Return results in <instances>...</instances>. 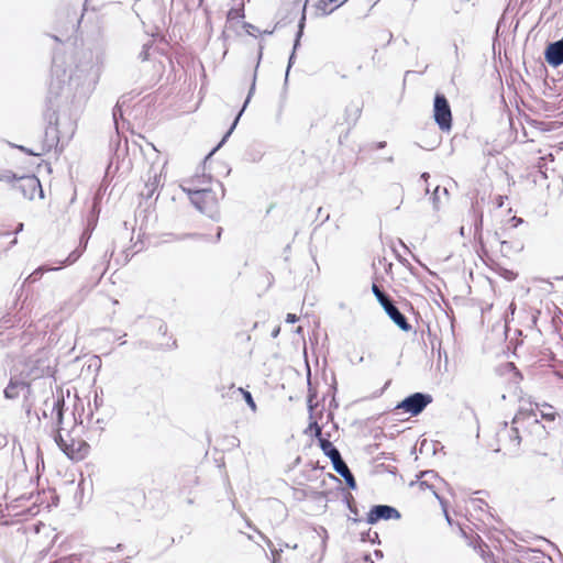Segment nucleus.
<instances>
[{"instance_id":"nucleus-1","label":"nucleus","mask_w":563,"mask_h":563,"mask_svg":"<svg viewBox=\"0 0 563 563\" xmlns=\"http://www.w3.org/2000/svg\"><path fill=\"white\" fill-rule=\"evenodd\" d=\"M559 413L555 408L548 402L530 404L529 408L521 407L514 417V423L529 429V434L537 441H541L554 429Z\"/></svg>"},{"instance_id":"nucleus-20","label":"nucleus","mask_w":563,"mask_h":563,"mask_svg":"<svg viewBox=\"0 0 563 563\" xmlns=\"http://www.w3.org/2000/svg\"><path fill=\"white\" fill-rule=\"evenodd\" d=\"M60 267H52L47 265H42L37 267L34 272H32L25 279V283H35L37 282L42 275L46 272L58 271Z\"/></svg>"},{"instance_id":"nucleus-45","label":"nucleus","mask_w":563,"mask_h":563,"mask_svg":"<svg viewBox=\"0 0 563 563\" xmlns=\"http://www.w3.org/2000/svg\"><path fill=\"white\" fill-rule=\"evenodd\" d=\"M385 145H386V143H385V142H380V143L378 144V147H379V148H383V147H385Z\"/></svg>"},{"instance_id":"nucleus-34","label":"nucleus","mask_w":563,"mask_h":563,"mask_svg":"<svg viewBox=\"0 0 563 563\" xmlns=\"http://www.w3.org/2000/svg\"><path fill=\"white\" fill-rule=\"evenodd\" d=\"M509 222H511V227L512 228H516L518 227L520 223H522V219L521 218H518V217H512Z\"/></svg>"},{"instance_id":"nucleus-25","label":"nucleus","mask_w":563,"mask_h":563,"mask_svg":"<svg viewBox=\"0 0 563 563\" xmlns=\"http://www.w3.org/2000/svg\"><path fill=\"white\" fill-rule=\"evenodd\" d=\"M16 179L18 178H16L15 174H13L10 170L0 173V181L12 183L13 180H16Z\"/></svg>"},{"instance_id":"nucleus-49","label":"nucleus","mask_w":563,"mask_h":563,"mask_svg":"<svg viewBox=\"0 0 563 563\" xmlns=\"http://www.w3.org/2000/svg\"><path fill=\"white\" fill-rule=\"evenodd\" d=\"M376 556H379L382 553L380 551H375Z\"/></svg>"},{"instance_id":"nucleus-42","label":"nucleus","mask_w":563,"mask_h":563,"mask_svg":"<svg viewBox=\"0 0 563 563\" xmlns=\"http://www.w3.org/2000/svg\"><path fill=\"white\" fill-rule=\"evenodd\" d=\"M421 178H422V179H424V180H427V179L429 178V174H428V173H423V174L421 175Z\"/></svg>"},{"instance_id":"nucleus-10","label":"nucleus","mask_w":563,"mask_h":563,"mask_svg":"<svg viewBox=\"0 0 563 563\" xmlns=\"http://www.w3.org/2000/svg\"><path fill=\"white\" fill-rule=\"evenodd\" d=\"M14 188L19 190L24 198L30 200H33L36 195H38L40 198L44 196L42 185L34 175L19 177Z\"/></svg>"},{"instance_id":"nucleus-11","label":"nucleus","mask_w":563,"mask_h":563,"mask_svg":"<svg viewBox=\"0 0 563 563\" xmlns=\"http://www.w3.org/2000/svg\"><path fill=\"white\" fill-rule=\"evenodd\" d=\"M64 398L63 397H52L47 398L44 402L45 408L43 409V417L56 421V427L60 429L63 423V409H64Z\"/></svg>"},{"instance_id":"nucleus-24","label":"nucleus","mask_w":563,"mask_h":563,"mask_svg":"<svg viewBox=\"0 0 563 563\" xmlns=\"http://www.w3.org/2000/svg\"><path fill=\"white\" fill-rule=\"evenodd\" d=\"M236 390L243 396L244 400L246 401L249 407L252 409V411H256V404H255L251 393L243 389L242 387H239Z\"/></svg>"},{"instance_id":"nucleus-50","label":"nucleus","mask_w":563,"mask_h":563,"mask_svg":"<svg viewBox=\"0 0 563 563\" xmlns=\"http://www.w3.org/2000/svg\"><path fill=\"white\" fill-rule=\"evenodd\" d=\"M420 485H421V486L427 485L426 481H422V482L420 483Z\"/></svg>"},{"instance_id":"nucleus-36","label":"nucleus","mask_w":563,"mask_h":563,"mask_svg":"<svg viewBox=\"0 0 563 563\" xmlns=\"http://www.w3.org/2000/svg\"><path fill=\"white\" fill-rule=\"evenodd\" d=\"M7 442V437L0 433V446H5Z\"/></svg>"},{"instance_id":"nucleus-35","label":"nucleus","mask_w":563,"mask_h":563,"mask_svg":"<svg viewBox=\"0 0 563 563\" xmlns=\"http://www.w3.org/2000/svg\"><path fill=\"white\" fill-rule=\"evenodd\" d=\"M298 320V317L295 313H288L286 316V322L295 323Z\"/></svg>"},{"instance_id":"nucleus-39","label":"nucleus","mask_w":563,"mask_h":563,"mask_svg":"<svg viewBox=\"0 0 563 563\" xmlns=\"http://www.w3.org/2000/svg\"><path fill=\"white\" fill-rule=\"evenodd\" d=\"M422 476H423V477H427V476H434V474H433V472H432V471H428V472L422 473Z\"/></svg>"},{"instance_id":"nucleus-27","label":"nucleus","mask_w":563,"mask_h":563,"mask_svg":"<svg viewBox=\"0 0 563 563\" xmlns=\"http://www.w3.org/2000/svg\"><path fill=\"white\" fill-rule=\"evenodd\" d=\"M307 431H313L314 432V437H317L318 439L322 438L321 428H320V426L317 422L310 423L308 429H307Z\"/></svg>"},{"instance_id":"nucleus-41","label":"nucleus","mask_w":563,"mask_h":563,"mask_svg":"<svg viewBox=\"0 0 563 563\" xmlns=\"http://www.w3.org/2000/svg\"><path fill=\"white\" fill-rule=\"evenodd\" d=\"M23 230V223H20L18 228L15 229V233H19Z\"/></svg>"},{"instance_id":"nucleus-18","label":"nucleus","mask_w":563,"mask_h":563,"mask_svg":"<svg viewBox=\"0 0 563 563\" xmlns=\"http://www.w3.org/2000/svg\"><path fill=\"white\" fill-rule=\"evenodd\" d=\"M254 89H255V77L253 78V82H252V86H251V88H250V91H249L247 98H246V100H245V102H244V104H243V108L241 109V111H240V112H239V114L236 115V118H235L234 122L232 123L231 128L229 129V131H228V132L225 133V135L223 136L222 141H221V142L219 143V145H218V146H217V147H216V148L210 153V155H211V154H213V152H214L217 148H219V147H220V146H221V145L227 141V139L230 136V134L233 132V130L235 129V126H236V124H238V122H239V120H240V117L242 115L243 111L245 110V108H246V106H247V103H249V101H250V99H251V97H252V95H253V92H254Z\"/></svg>"},{"instance_id":"nucleus-33","label":"nucleus","mask_w":563,"mask_h":563,"mask_svg":"<svg viewBox=\"0 0 563 563\" xmlns=\"http://www.w3.org/2000/svg\"><path fill=\"white\" fill-rule=\"evenodd\" d=\"M241 10H230L229 13H228V18L229 19H235V18H239L241 14H240Z\"/></svg>"},{"instance_id":"nucleus-16","label":"nucleus","mask_w":563,"mask_h":563,"mask_svg":"<svg viewBox=\"0 0 563 563\" xmlns=\"http://www.w3.org/2000/svg\"><path fill=\"white\" fill-rule=\"evenodd\" d=\"M49 133H53V136H52V141L49 143H44L43 145H41V148L38 151H34V150H31V148H27V147H24L22 145H13L14 147L19 148L20 151L29 154V155H33V156H41L43 155L44 153L48 152L53 145H54V142H55V139H56V130L55 129H47L45 131V134L46 136L49 135Z\"/></svg>"},{"instance_id":"nucleus-38","label":"nucleus","mask_w":563,"mask_h":563,"mask_svg":"<svg viewBox=\"0 0 563 563\" xmlns=\"http://www.w3.org/2000/svg\"><path fill=\"white\" fill-rule=\"evenodd\" d=\"M440 190V187L438 186L435 189H434V192H433V200L435 201L437 200V197H438V192Z\"/></svg>"},{"instance_id":"nucleus-26","label":"nucleus","mask_w":563,"mask_h":563,"mask_svg":"<svg viewBox=\"0 0 563 563\" xmlns=\"http://www.w3.org/2000/svg\"><path fill=\"white\" fill-rule=\"evenodd\" d=\"M80 255H81L80 252L74 251L69 254V256L64 262H59V264H62V265L73 264L80 257Z\"/></svg>"},{"instance_id":"nucleus-14","label":"nucleus","mask_w":563,"mask_h":563,"mask_svg":"<svg viewBox=\"0 0 563 563\" xmlns=\"http://www.w3.org/2000/svg\"><path fill=\"white\" fill-rule=\"evenodd\" d=\"M385 312L388 317L402 330L409 331L411 329L410 323L407 321L406 317L399 311V309L393 303H388L384 307Z\"/></svg>"},{"instance_id":"nucleus-21","label":"nucleus","mask_w":563,"mask_h":563,"mask_svg":"<svg viewBox=\"0 0 563 563\" xmlns=\"http://www.w3.org/2000/svg\"><path fill=\"white\" fill-rule=\"evenodd\" d=\"M305 21H306V14H305V11H303L302 12V16H301V19L299 21V24H298V32H297L295 44H294V51H296V48L298 47L299 42H300V37L302 36L303 27H305ZM294 57H295V52H292V54L289 57L288 68L291 66Z\"/></svg>"},{"instance_id":"nucleus-9","label":"nucleus","mask_w":563,"mask_h":563,"mask_svg":"<svg viewBox=\"0 0 563 563\" xmlns=\"http://www.w3.org/2000/svg\"><path fill=\"white\" fill-rule=\"evenodd\" d=\"M520 429H523L527 432L526 438H531V441H534V439L529 434V429H526L522 426L515 424L512 422V427L506 429L501 433V437L504 438V446L509 454L516 455L519 452L520 444L522 441Z\"/></svg>"},{"instance_id":"nucleus-29","label":"nucleus","mask_w":563,"mask_h":563,"mask_svg":"<svg viewBox=\"0 0 563 563\" xmlns=\"http://www.w3.org/2000/svg\"><path fill=\"white\" fill-rule=\"evenodd\" d=\"M151 47H152L151 43H146V44L143 45V49L140 53V56H139L141 60L144 62V60L148 59V51H150Z\"/></svg>"},{"instance_id":"nucleus-17","label":"nucleus","mask_w":563,"mask_h":563,"mask_svg":"<svg viewBox=\"0 0 563 563\" xmlns=\"http://www.w3.org/2000/svg\"><path fill=\"white\" fill-rule=\"evenodd\" d=\"M319 444L322 452L331 460L332 465L342 459L339 450L328 439L320 438Z\"/></svg>"},{"instance_id":"nucleus-8","label":"nucleus","mask_w":563,"mask_h":563,"mask_svg":"<svg viewBox=\"0 0 563 563\" xmlns=\"http://www.w3.org/2000/svg\"><path fill=\"white\" fill-rule=\"evenodd\" d=\"M55 442L59 449L71 460H81L88 454L89 451V445L86 442L80 440H71L70 443H68L63 439L59 432L55 435Z\"/></svg>"},{"instance_id":"nucleus-37","label":"nucleus","mask_w":563,"mask_h":563,"mask_svg":"<svg viewBox=\"0 0 563 563\" xmlns=\"http://www.w3.org/2000/svg\"><path fill=\"white\" fill-rule=\"evenodd\" d=\"M279 548H282L284 550V548H290V545L286 542H280L278 543ZM297 548V544L292 545L291 549H296Z\"/></svg>"},{"instance_id":"nucleus-7","label":"nucleus","mask_w":563,"mask_h":563,"mask_svg":"<svg viewBox=\"0 0 563 563\" xmlns=\"http://www.w3.org/2000/svg\"><path fill=\"white\" fill-rule=\"evenodd\" d=\"M432 402V397L429 394L415 393L406 397L400 404L397 405L396 409H402L405 412L411 416H417L423 411V409Z\"/></svg>"},{"instance_id":"nucleus-40","label":"nucleus","mask_w":563,"mask_h":563,"mask_svg":"<svg viewBox=\"0 0 563 563\" xmlns=\"http://www.w3.org/2000/svg\"><path fill=\"white\" fill-rule=\"evenodd\" d=\"M221 233H222V228H218V232H217V241L220 240L221 238Z\"/></svg>"},{"instance_id":"nucleus-44","label":"nucleus","mask_w":563,"mask_h":563,"mask_svg":"<svg viewBox=\"0 0 563 563\" xmlns=\"http://www.w3.org/2000/svg\"><path fill=\"white\" fill-rule=\"evenodd\" d=\"M444 514H445V518H446L448 522L450 523V522H451V519H450V517H449V515H448V512H446V510H445V509H444Z\"/></svg>"},{"instance_id":"nucleus-13","label":"nucleus","mask_w":563,"mask_h":563,"mask_svg":"<svg viewBox=\"0 0 563 563\" xmlns=\"http://www.w3.org/2000/svg\"><path fill=\"white\" fill-rule=\"evenodd\" d=\"M162 186V172H157L154 167H152L148 172V179L145 183V191H143L142 195L146 198H151Z\"/></svg>"},{"instance_id":"nucleus-23","label":"nucleus","mask_w":563,"mask_h":563,"mask_svg":"<svg viewBox=\"0 0 563 563\" xmlns=\"http://www.w3.org/2000/svg\"><path fill=\"white\" fill-rule=\"evenodd\" d=\"M258 533H260L261 538L265 541L266 545L271 550V553L273 555V563H276L279 560V558H280V553L283 552V549L282 548L276 549L274 547V544H273L271 539H268L267 537H265L261 532H258Z\"/></svg>"},{"instance_id":"nucleus-15","label":"nucleus","mask_w":563,"mask_h":563,"mask_svg":"<svg viewBox=\"0 0 563 563\" xmlns=\"http://www.w3.org/2000/svg\"><path fill=\"white\" fill-rule=\"evenodd\" d=\"M333 468L338 474H340L345 479L346 485L350 488H352V489L356 488L355 478H354L352 472L350 471L349 466L346 465V463L343 461V459H341L340 461H336L333 464Z\"/></svg>"},{"instance_id":"nucleus-3","label":"nucleus","mask_w":563,"mask_h":563,"mask_svg":"<svg viewBox=\"0 0 563 563\" xmlns=\"http://www.w3.org/2000/svg\"><path fill=\"white\" fill-rule=\"evenodd\" d=\"M103 66V58L100 54L85 56L77 66L75 73L69 77L70 80H82L88 86H95L100 78Z\"/></svg>"},{"instance_id":"nucleus-12","label":"nucleus","mask_w":563,"mask_h":563,"mask_svg":"<svg viewBox=\"0 0 563 563\" xmlns=\"http://www.w3.org/2000/svg\"><path fill=\"white\" fill-rule=\"evenodd\" d=\"M399 511L388 505H376L371 508L367 514L366 521L369 525H374L379 520L399 519Z\"/></svg>"},{"instance_id":"nucleus-32","label":"nucleus","mask_w":563,"mask_h":563,"mask_svg":"<svg viewBox=\"0 0 563 563\" xmlns=\"http://www.w3.org/2000/svg\"><path fill=\"white\" fill-rule=\"evenodd\" d=\"M506 199H507V196H501V195L497 196L496 201H495L497 208H501L504 206Z\"/></svg>"},{"instance_id":"nucleus-5","label":"nucleus","mask_w":563,"mask_h":563,"mask_svg":"<svg viewBox=\"0 0 563 563\" xmlns=\"http://www.w3.org/2000/svg\"><path fill=\"white\" fill-rule=\"evenodd\" d=\"M23 394L24 404L23 407L26 413L31 412L33 407L32 389L29 383L22 380L11 379L8 386L4 388L3 394L7 399H15L20 394Z\"/></svg>"},{"instance_id":"nucleus-6","label":"nucleus","mask_w":563,"mask_h":563,"mask_svg":"<svg viewBox=\"0 0 563 563\" xmlns=\"http://www.w3.org/2000/svg\"><path fill=\"white\" fill-rule=\"evenodd\" d=\"M217 188L220 190L221 198L224 196V189L222 184L219 181H213L212 178L206 174H196L190 178L184 179L180 184V188L184 192L189 196V189H198V190H207L209 188Z\"/></svg>"},{"instance_id":"nucleus-31","label":"nucleus","mask_w":563,"mask_h":563,"mask_svg":"<svg viewBox=\"0 0 563 563\" xmlns=\"http://www.w3.org/2000/svg\"><path fill=\"white\" fill-rule=\"evenodd\" d=\"M119 117H122V111H121V108L119 106H115L114 109H113V120H114V123H115L117 126H118V118Z\"/></svg>"},{"instance_id":"nucleus-19","label":"nucleus","mask_w":563,"mask_h":563,"mask_svg":"<svg viewBox=\"0 0 563 563\" xmlns=\"http://www.w3.org/2000/svg\"><path fill=\"white\" fill-rule=\"evenodd\" d=\"M504 236H505L504 232L495 231L493 233H488L486 243H488L492 247L494 246L495 243L499 244L500 251L506 252L510 249V245H509L508 241L504 240Z\"/></svg>"},{"instance_id":"nucleus-22","label":"nucleus","mask_w":563,"mask_h":563,"mask_svg":"<svg viewBox=\"0 0 563 563\" xmlns=\"http://www.w3.org/2000/svg\"><path fill=\"white\" fill-rule=\"evenodd\" d=\"M372 291L375 295L378 302L383 306V308L391 302L389 297L384 291H382L380 288L376 284L372 285Z\"/></svg>"},{"instance_id":"nucleus-2","label":"nucleus","mask_w":563,"mask_h":563,"mask_svg":"<svg viewBox=\"0 0 563 563\" xmlns=\"http://www.w3.org/2000/svg\"><path fill=\"white\" fill-rule=\"evenodd\" d=\"M189 189V199L191 203L201 213L207 214L212 220L219 219V198L221 197L220 190L209 188L207 190Z\"/></svg>"},{"instance_id":"nucleus-46","label":"nucleus","mask_w":563,"mask_h":563,"mask_svg":"<svg viewBox=\"0 0 563 563\" xmlns=\"http://www.w3.org/2000/svg\"><path fill=\"white\" fill-rule=\"evenodd\" d=\"M321 545H322V549L324 550V548H325V540L324 539L322 540Z\"/></svg>"},{"instance_id":"nucleus-28","label":"nucleus","mask_w":563,"mask_h":563,"mask_svg":"<svg viewBox=\"0 0 563 563\" xmlns=\"http://www.w3.org/2000/svg\"><path fill=\"white\" fill-rule=\"evenodd\" d=\"M272 510H273V511H275V512H277V514H279V515H280V517H285V516H286V509H285V507H284L282 504L277 503V501H275V503L272 505Z\"/></svg>"},{"instance_id":"nucleus-30","label":"nucleus","mask_w":563,"mask_h":563,"mask_svg":"<svg viewBox=\"0 0 563 563\" xmlns=\"http://www.w3.org/2000/svg\"><path fill=\"white\" fill-rule=\"evenodd\" d=\"M327 5H328V4H327V2H325L324 0H320V1L318 2V4H317V9H318V10H322V14H323V15H327V14H329V13H331V12H332V10H330V11H327V10H325Z\"/></svg>"},{"instance_id":"nucleus-43","label":"nucleus","mask_w":563,"mask_h":563,"mask_svg":"<svg viewBox=\"0 0 563 563\" xmlns=\"http://www.w3.org/2000/svg\"><path fill=\"white\" fill-rule=\"evenodd\" d=\"M279 333V329H276L274 332H273V336L276 338Z\"/></svg>"},{"instance_id":"nucleus-4","label":"nucleus","mask_w":563,"mask_h":563,"mask_svg":"<svg viewBox=\"0 0 563 563\" xmlns=\"http://www.w3.org/2000/svg\"><path fill=\"white\" fill-rule=\"evenodd\" d=\"M433 118L442 131L452 128V112L448 99L442 93H437L433 102Z\"/></svg>"},{"instance_id":"nucleus-47","label":"nucleus","mask_w":563,"mask_h":563,"mask_svg":"<svg viewBox=\"0 0 563 563\" xmlns=\"http://www.w3.org/2000/svg\"><path fill=\"white\" fill-rule=\"evenodd\" d=\"M49 89H51V92H53V90H54V84L53 82L51 84V88Z\"/></svg>"},{"instance_id":"nucleus-48","label":"nucleus","mask_w":563,"mask_h":563,"mask_svg":"<svg viewBox=\"0 0 563 563\" xmlns=\"http://www.w3.org/2000/svg\"><path fill=\"white\" fill-rule=\"evenodd\" d=\"M479 241H481L482 244L485 243L482 235H479Z\"/></svg>"}]
</instances>
